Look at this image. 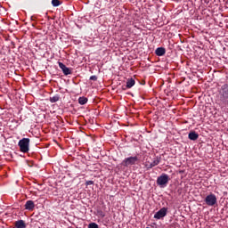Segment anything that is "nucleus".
<instances>
[{
	"instance_id": "obj_1",
	"label": "nucleus",
	"mask_w": 228,
	"mask_h": 228,
	"mask_svg": "<svg viewBox=\"0 0 228 228\" xmlns=\"http://www.w3.org/2000/svg\"><path fill=\"white\" fill-rule=\"evenodd\" d=\"M219 95H220L221 104L227 106V104H228V83L221 86V88L219 90Z\"/></svg>"
},
{
	"instance_id": "obj_2",
	"label": "nucleus",
	"mask_w": 228,
	"mask_h": 228,
	"mask_svg": "<svg viewBox=\"0 0 228 228\" xmlns=\"http://www.w3.org/2000/svg\"><path fill=\"white\" fill-rule=\"evenodd\" d=\"M29 138H22L19 141L18 145L20 147V152H29Z\"/></svg>"
},
{
	"instance_id": "obj_3",
	"label": "nucleus",
	"mask_w": 228,
	"mask_h": 228,
	"mask_svg": "<svg viewBox=\"0 0 228 228\" xmlns=\"http://www.w3.org/2000/svg\"><path fill=\"white\" fill-rule=\"evenodd\" d=\"M138 163V157H128L126 158L122 162H121V167H126V168H131L133 165H136Z\"/></svg>"
},
{
	"instance_id": "obj_4",
	"label": "nucleus",
	"mask_w": 228,
	"mask_h": 228,
	"mask_svg": "<svg viewBox=\"0 0 228 228\" xmlns=\"http://www.w3.org/2000/svg\"><path fill=\"white\" fill-rule=\"evenodd\" d=\"M170 181V177L167 174H162L160 176L157 178V184L160 186V188H165L168 184Z\"/></svg>"
},
{
	"instance_id": "obj_5",
	"label": "nucleus",
	"mask_w": 228,
	"mask_h": 228,
	"mask_svg": "<svg viewBox=\"0 0 228 228\" xmlns=\"http://www.w3.org/2000/svg\"><path fill=\"white\" fill-rule=\"evenodd\" d=\"M205 202L207 206H210V207L215 206L216 204V195H215L214 193L208 194L205 198Z\"/></svg>"
},
{
	"instance_id": "obj_6",
	"label": "nucleus",
	"mask_w": 228,
	"mask_h": 228,
	"mask_svg": "<svg viewBox=\"0 0 228 228\" xmlns=\"http://www.w3.org/2000/svg\"><path fill=\"white\" fill-rule=\"evenodd\" d=\"M168 209L167 208H160L155 215H154V218H156L157 220H161V218H165V216H167V213Z\"/></svg>"
},
{
	"instance_id": "obj_7",
	"label": "nucleus",
	"mask_w": 228,
	"mask_h": 228,
	"mask_svg": "<svg viewBox=\"0 0 228 228\" xmlns=\"http://www.w3.org/2000/svg\"><path fill=\"white\" fill-rule=\"evenodd\" d=\"M60 69L62 70L64 76H69L72 74V69L70 68H68L63 62H58Z\"/></svg>"
},
{
	"instance_id": "obj_8",
	"label": "nucleus",
	"mask_w": 228,
	"mask_h": 228,
	"mask_svg": "<svg viewBox=\"0 0 228 228\" xmlns=\"http://www.w3.org/2000/svg\"><path fill=\"white\" fill-rule=\"evenodd\" d=\"M159 163H161V157H155L153 161L148 165V168H154Z\"/></svg>"
},
{
	"instance_id": "obj_9",
	"label": "nucleus",
	"mask_w": 228,
	"mask_h": 228,
	"mask_svg": "<svg viewBox=\"0 0 228 228\" xmlns=\"http://www.w3.org/2000/svg\"><path fill=\"white\" fill-rule=\"evenodd\" d=\"M25 209H27V211H33V209H35V201L27 200L25 203Z\"/></svg>"
},
{
	"instance_id": "obj_10",
	"label": "nucleus",
	"mask_w": 228,
	"mask_h": 228,
	"mask_svg": "<svg viewBox=\"0 0 228 228\" xmlns=\"http://www.w3.org/2000/svg\"><path fill=\"white\" fill-rule=\"evenodd\" d=\"M167 50L164 47H159L155 50L156 56H165Z\"/></svg>"
},
{
	"instance_id": "obj_11",
	"label": "nucleus",
	"mask_w": 228,
	"mask_h": 228,
	"mask_svg": "<svg viewBox=\"0 0 228 228\" xmlns=\"http://www.w3.org/2000/svg\"><path fill=\"white\" fill-rule=\"evenodd\" d=\"M188 138L189 140L195 142V140H199V134H197L195 131H191L189 133Z\"/></svg>"
},
{
	"instance_id": "obj_12",
	"label": "nucleus",
	"mask_w": 228,
	"mask_h": 228,
	"mask_svg": "<svg viewBox=\"0 0 228 228\" xmlns=\"http://www.w3.org/2000/svg\"><path fill=\"white\" fill-rule=\"evenodd\" d=\"M16 228H26V223L24 220H19L15 222Z\"/></svg>"
},
{
	"instance_id": "obj_13",
	"label": "nucleus",
	"mask_w": 228,
	"mask_h": 228,
	"mask_svg": "<svg viewBox=\"0 0 228 228\" xmlns=\"http://www.w3.org/2000/svg\"><path fill=\"white\" fill-rule=\"evenodd\" d=\"M86 102H88V98L82 96L78 98V103L81 104V106H85V104H86Z\"/></svg>"
},
{
	"instance_id": "obj_14",
	"label": "nucleus",
	"mask_w": 228,
	"mask_h": 228,
	"mask_svg": "<svg viewBox=\"0 0 228 228\" xmlns=\"http://www.w3.org/2000/svg\"><path fill=\"white\" fill-rule=\"evenodd\" d=\"M135 81L134 79L133 78H129L127 81H126V88H133V86L135 85Z\"/></svg>"
},
{
	"instance_id": "obj_15",
	"label": "nucleus",
	"mask_w": 228,
	"mask_h": 228,
	"mask_svg": "<svg viewBox=\"0 0 228 228\" xmlns=\"http://www.w3.org/2000/svg\"><path fill=\"white\" fill-rule=\"evenodd\" d=\"M60 101V95L56 94L50 97V102H58Z\"/></svg>"
},
{
	"instance_id": "obj_16",
	"label": "nucleus",
	"mask_w": 228,
	"mask_h": 228,
	"mask_svg": "<svg viewBox=\"0 0 228 228\" xmlns=\"http://www.w3.org/2000/svg\"><path fill=\"white\" fill-rule=\"evenodd\" d=\"M52 4L54 7L60 6V4H61V2L60 0H52Z\"/></svg>"
},
{
	"instance_id": "obj_17",
	"label": "nucleus",
	"mask_w": 228,
	"mask_h": 228,
	"mask_svg": "<svg viewBox=\"0 0 228 228\" xmlns=\"http://www.w3.org/2000/svg\"><path fill=\"white\" fill-rule=\"evenodd\" d=\"M88 228H99V224L96 223H91L88 224Z\"/></svg>"
},
{
	"instance_id": "obj_18",
	"label": "nucleus",
	"mask_w": 228,
	"mask_h": 228,
	"mask_svg": "<svg viewBox=\"0 0 228 228\" xmlns=\"http://www.w3.org/2000/svg\"><path fill=\"white\" fill-rule=\"evenodd\" d=\"M90 80L91 81H97V76H95V75L91 76Z\"/></svg>"
},
{
	"instance_id": "obj_19",
	"label": "nucleus",
	"mask_w": 228,
	"mask_h": 228,
	"mask_svg": "<svg viewBox=\"0 0 228 228\" xmlns=\"http://www.w3.org/2000/svg\"><path fill=\"white\" fill-rule=\"evenodd\" d=\"M86 186H90V185L94 184V181H87L86 183Z\"/></svg>"
},
{
	"instance_id": "obj_20",
	"label": "nucleus",
	"mask_w": 228,
	"mask_h": 228,
	"mask_svg": "<svg viewBox=\"0 0 228 228\" xmlns=\"http://www.w3.org/2000/svg\"><path fill=\"white\" fill-rule=\"evenodd\" d=\"M99 215L101 216L102 218H104V216H106L102 211H100Z\"/></svg>"
},
{
	"instance_id": "obj_21",
	"label": "nucleus",
	"mask_w": 228,
	"mask_h": 228,
	"mask_svg": "<svg viewBox=\"0 0 228 228\" xmlns=\"http://www.w3.org/2000/svg\"><path fill=\"white\" fill-rule=\"evenodd\" d=\"M205 3H209V0H205Z\"/></svg>"
}]
</instances>
